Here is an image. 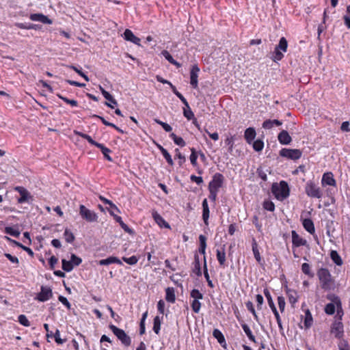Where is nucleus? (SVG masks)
I'll use <instances>...</instances> for the list:
<instances>
[{"label":"nucleus","mask_w":350,"mask_h":350,"mask_svg":"<svg viewBox=\"0 0 350 350\" xmlns=\"http://www.w3.org/2000/svg\"><path fill=\"white\" fill-rule=\"evenodd\" d=\"M317 276L319 279L321 286L323 289L331 290L334 288V280L327 269H319L317 271Z\"/></svg>","instance_id":"f257e3e1"},{"label":"nucleus","mask_w":350,"mask_h":350,"mask_svg":"<svg viewBox=\"0 0 350 350\" xmlns=\"http://www.w3.org/2000/svg\"><path fill=\"white\" fill-rule=\"evenodd\" d=\"M271 191L275 198L279 200H283L289 196L288 185L284 180L280 182V183H273L271 187Z\"/></svg>","instance_id":"f03ea898"},{"label":"nucleus","mask_w":350,"mask_h":350,"mask_svg":"<svg viewBox=\"0 0 350 350\" xmlns=\"http://www.w3.org/2000/svg\"><path fill=\"white\" fill-rule=\"evenodd\" d=\"M288 47V42L284 37H282L278 45L275 46V50L271 57V59L277 62L280 61L284 57V53L286 52Z\"/></svg>","instance_id":"7ed1b4c3"},{"label":"nucleus","mask_w":350,"mask_h":350,"mask_svg":"<svg viewBox=\"0 0 350 350\" xmlns=\"http://www.w3.org/2000/svg\"><path fill=\"white\" fill-rule=\"evenodd\" d=\"M109 327L124 346L129 347L131 345V337L123 329L114 325H109Z\"/></svg>","instance_id":"20e7f679"},{"label":"nucleus","mask_w":350,"mask_h":350,"mask_svg":"<svg viewBox=\"0 0 350 350\" xmlns=\"http://www.w3.org/2000/svg\"><path fill=\"white\" fill-rule=\"evenodd\" d=\"M305 192L310 198H321L323 196L321 188L312 181L306 183Z\"/></svg>","instance_id":"39448f33"},{"label":"nucleus","mask_w":350,"mask_h":350,"mask_svg":"<svg viewBox=\"0 0 350 350\" xmlns=\"http://www.w3.org/2000/svg\"><path fill=\"white\" fill-rule=\"evenodd\" d=\"M79 213L81 218L88 222H96L98 221L97 214L83 204L79 206Z\"/></svg>","instance_id":"423d86ee"},{"label":"nucleus","mask_w":350,"mask_h":350,"mask_svg":"<svg viewBox=\"0 0 350 350\" xmlns=\"http://www.w3.org/2000/svg\"><path fill=\"white\" fill-rule=\"evenodd\" d=\"M302 152L299 149L282 148L280 151V155L282 157L291 160H297L301 157Z\"/></svg>","instance_id":"0eeeda50"},{"label":"nucleus","mask_w":350,"mask_h":350,"mask_svg":"<svg viewBox=\"0 0 350 350\" xmlns=\"http://www.w3.org/2000/svg\"><path fill=\"white\" fill-rule=\"evenodd\" d=\"M224 176L220 173H216L209 183L208 189L218 191L224 183Z\"/></svg>","instance_id":"6e6552de"},{"label":"nucleus","mask_w":350,"mask_h":350,"mask_svg":"<svg viewBox=\"0 0 350 350\" xmlns=\"http://www.w3.org/2000/svg\"><path fill=\"white\" fill-rule=\"evenodd\" d=\"M14 189L18 191L21 197L18 199V202L23 204L24 202H29L32 200L31 193L23 187L16 186Z\"/></svg>","instance_id":"1a4fd4ad"},{"label":"nucleus","mask_w":350,"mask_h":350,"mask_svg":"<svg viewBox=\"0 0 350 350\" xmlns=\"http://www.w3.org/2000/svg\"><path fill=\"white\" fill-rule=\"evenodd\" d=\"M331 333L338 339H340L344 336L343 324L340 321H335L331 327Z\"/></svg>","instance_id":"9d476101"},{"label":"nucleus","mask_w":350,"mask_h":350,"mask_svg":"<svg viewBox=\"0 0 350 350\" xmlns=\"http://www.w3.org/2000/svg\"><path fill=\"white\" fill-rule=\"evenodd\" d=\"M52 290L49 286H42L41 291L37 296V299L40 301H46L52 297Z\"/></svg>","instance_id":"9b49d317"},{"label":"nucleus","mask_w":350,"mask_h":350,"mask_svg":"<svg viewBox=\"0 0 350 350\" xmlns=\"http://www.w3.org/2000/svg\"><path fill=\"white\" fill-rule=\"evenodd\" d=\"M321 184L323 187L326 185L335 187L336 182L334 178L333 174L332 172L324 173L322 176Z\"/></svg>","instance_id":"f8f14e48"},{"label":"nucleus","mask_w":350,"mask_h":350,"mask_svg":"<svg viewBox=\"0 0 350 350\" xmlns=\"http://www.w3.org/2000/svg\"><path fill=\"white\" fill-rule=\"evenodd\" d=\"M292 243L293 247H300L307 245V241L301 238L295 230L291 232Z\"/></svg>","instance_id":"ddd939ff"},{"label":"nucleus","mask_w":350,"mask_h":350,"mask_svg":"<svg viewBox=\"0 0 350 350\" xmlns=\"http://www.w3.org/2000/svg\"><path fill=\"white\" fill-rule=\"evenodd\" d=\"M29 18L33 21H39L44 24H51L52 21L49 19L46 16L41 13L31 14L29 16Z\"/></svg>","instance_id":"4468645a"},{"label":"nucleus","mask_w":350,"mask_h":350,"mask_svg":"<svg viewBox=\"0 0 350 350\" xmlns=\"http://www.w3.org/2000/svg\"><path fill=\"white\" fill-rule=\"evenodd\" d=\"M213 337L217 339L219 345L224 349L227 348V343L224 334L218 329H215L213 332Z\"/></svg>","instance_id":"2eb2a0df"},{"label":"nucleus","mask_w":350,"mask_h":350,"mask_svg":"<svg viewBox=\"0 0 350 350\" xmlns=\"http://www.w3.org/2000/svg\"><path fill=\"white\" fill-rule=\"evenodd\" d=\"M124 38L127 40L130 41L137 45H140V39L135 36L133 33L129 29H126L124 32Z\"/></svg>","instance_id":"dca6fc26"},{"label":"nucleus","mask_w":350,"mask_h":350,"mask_svg":"<svg viewBox=\"0 0 350 350\" xmlns=\"http://www.w3.org/2000/svg\"><path fill=\"white\" fill-rule=\"evenodd\" d=\"M152 215L155 222L160 226L166 228H170V226L167 222L156 211H152Z\"/></svg>","instance_id":"f3484780"},{"label":"nucleus","mask_w":350,"mask_h":350,"mask_svg":"<svg viewBox=\"0 0 350 350\" xmlns=\"http://www.w3.org/2000/svg\"><path fill=\"white\" fill-rule=\"evenodd\" d=\"M278 139L279 142L283 145H288L292 141L291 137L289 135L288 133L285 130L282 131L278 134Z\"/></svg>","instance_id":"a211bd4d"},{"label":"nucleus","mask_w":350,"mask_h":350,"mask_svg":"<svg viewBox=\"0 0 350 350\" xmlns=\"http://www.w3.org/2000/svg\"><path fill=\"white\" fill-rule=\"evenodd\" d=\"M256 133L253 127H249L245 131L244 138L249 144H252L256 137Z\"/></svg>","instance_id":"6ab92c4d"},{"label":"nucleus","mask_w":350,"mask_h":350,"mask_svg":"<svg viewBox=\"0 0 350 350\" xmlns=\"http://www.w3.org/2000/svg\"><path fill=\"white\" fill-rule=\"evenodd\" d=\"M286 295L288 299L289 303L291 304L293 307L298 301V294L297 292L295 290L286 288Z\"/></svg>","instance_id":"aec40b11"},{"label":"nucleus","mask_w":350,"mask_h":350,"mask_svg":"<svg viewBox=\"0 0 350 350\" xmlns=\"http://www.w3.org/2000/svg\"><path fill=\"white\" fill-rule=\"evenodd\" d=\"M217 259L221 266H224L226 262L225 245L221 246L217 249Z\"/></svg>","instance_id":"412c9836"},{"label":"nucleus","mask_w":350,"mask_h":350,"mask_svg":"<svg viewBox=\"0 0 350 350\" xmlns=\"http://www.w3.org/2000/svg\"><path fill=\"white\" fill-rule=\"evenodd\" d=\"M302 225L304 229L308 232L310 234H313L315 232V228L314 226V223L312 219L308 218L304 219L302 221Z\"/></svg>","instance_id":"4be33fe9"},{"label":"nucleus","mask_w":350,"mask_h":350,"mask_svg":"<svg viewBox=\"0 0 350 350\" xmlns=\"http://www.w3.org/2000/svg\"><path fill=\"white\" fill-rule=\"evenodd\" d=\"M282 122L278 120H267L262 123V128L265 129H271L273 126H279Z\"/></svg>","instance_id":"5701e85b"},{"label":"nucleus","mask_w":350,"mask_h":350,"mask_svg":"<svg viewBox=\"0 0 350 350\" xmlns=\"http://www.w3.org/2000/svg\"><path fill=\"white\" fill-rule=\"evenodd\" d=\"M100 265H109L112 263L122 265L121 260L115 256H110L106 259H102L98 262Z\"/></svg>","instance_id":"b1692460"},{"label":"nucleus","mask_w":350,"mask_h":350,"mask_svg":"<svg viewBox=\"0 0 350 350\" xmlns=\"http://www.w3.org/2000/svg\"><path fill=\"white\" fill-rule=\"evenodd\" d=\"M209 217V208L208 206L207 200L204 199L202 202V219L207 225Z\"/></svg>","instance_id":"393cba45"},{"label":"nucleus","mask_w":350,"mask_h":350,"mask_svg":"<svg viewBox=\"0 0 350 350\" xmlns=\"http://www.w3.org/2000/svg\"><path fill=\"white\" fill-rule=\"evenodd\" d=\"M313 323V318L310 311L308 309L305 310V317L304 324L306 329L310 328Z\"/></svg>","instance_id":"a878e982"},{"label":"nucleus","mask_w":350,"mask_h":350,"mask_svg":"<svg viewBox=\"0 0 350 350\" xmlns=\"http://www.w3.org/2000/svg\"><path fill=\"white\" fill-rule=\"evenodd\" d=\"M165 299L170 303H174L176 301V296L174 289L172 287H167L165 289Z\"/></svg>","instance_id":"bb28decb"},{"label":"nucleus","mask_w":350,"mask_h":350,"mask_svg":"<svg viewBox=\"0 0 350 350\" xmlns=\"http://www.w3.org/2000/svg\"><path fill=\"white\" fill-rule=\"evenodd\" d=\"M74 133H75V134L76 135L80 136L82 138L85 139L86 140H88V142L90 144H91L92 145H94V146H95L96 147H98V145H100L99 143H98V142H95L94 140H93L92 138L90 135H87V134H85V133H81V132L78 131H74Z\"/></svg>","instance_id":"cd10ccee"},{"label":"nucleus","mask_w":350,"mask_h":350,"mask_svg":"<svg viewBox=\"0 0 350 350\" xmlns=\"http://www.w3.org/2000/svg\"><path fill=\"white\" fill-rule=\"evenodd\" d=\"M330 258L336 265L340 266L342 264V258L336 251H335V250L331 251Z\"/></svg>","instance_id":"c85d7f7f"},{"label":"nucleus","mask_w":350,"mask_h":350,"mask_svg":"<svg viewBox=\"0 0 350 350\" xmlns=\"http://www.w3.org/2000/svg\"><path fill=\"white\" fill-rule=\"evenodd\" d=\"M335 303H336V307H337V314H336V317L338 318L337 321H342V317L344 313H343V310L342 308L341 301L338 299V297L335 298Z\"/></svg>","instance_id":"c756f323"},{"label":"nucleus","mask_w":350,"mask_h":350,"mask_svg":"<svg viewBox=\"0 0 350 350\" xmlns=\"http://www.w3.org/2000/svg\"><path fill=\"white\" fill-rule=\"evenodd\" d=\"M241 327H242L244 332L245 333V334L248 337V338L251 341L255 342H256L255 336L253 335V334H252L250 327L247 324H245V323L242 324Z\"/></svg>","instance_id":"7c9ffc66"},{"label":"nucleus","mask_w":350,"mask_h":350,"mask_svg":"<svg viewBox=\"0 0 350 350\" xmlns=\"http://www.w3.org/2000/svg\"><path fill=\"white\" fill-rule=\"evenodd\" d=\"M100 90L101 91L102 94L103 95L105 99H107L112 104L117 105L116 100L101 86H100Z\"/></svg>","instance_id":"2f4dec72"},{"label":"nucleus","mask_w":350,"mask_h":350,"mask_svg":"<svg viewBox=\"0 0 350 350\" xmlns=\"http://www.w3.org/2000/svg\"><path fill=\"white\" fill-rule=\"evenodd\" d=\"M252 252L254 256L255 259L260 262L261 260L260 254L259 250L258 249V245L255 239H253L252 242Z\"/></svg>","instance_id":"473e14b6"},{"label":"nucleus","mask_w":350,"mask_h":350,"mask_svg":"<svg viewBox=\"0 0 350 350\" xmlns=\"http://www.w3.org/2000/svg\"><path fill=\"white\" fill-rule=\"evenodd\" d=\"M97 148L100 149V150H101L102 153L103 154V155H104L105 159H107L109 161H112L111 157L109 155V154L111 152V150L110 149H109L108 148L105 147L102 144H100V145H98V146Z\"/></svg>","instance_id":"72a5a7b5"},{"label":"nucleus","mask_w":350,"mask_h":350,"mask_svg":"<svg viewBox=\"0 0 350 350\" xmlns=\"http://www.w3.org/2000/svg\"><path fill=\"white\" fill-rule=\"evenodd\" d=\"M264 294H265V296L266 297V298L267 299V302H268L269 306L270 307L271 310L275 309L276 307H275V306L274 304V302H273V301L272 299L271 295L269 290L265 288L264 290Z\"/></svg>","instance_id":"f704fd0d"},{"label":"nucleus","mask_w":350,"mask_h":350,"mask_svg":"<svg viewBox=\"0 0 350 350\" xmlns=\"http://www.w3.org/2000/svg\"><path fill=\"white\" fill-rule=\"evenodd\" d=\"M252 144L254 150L256 152L262 150L264 148V142L261 139H256V141H254Z\"/></svg>","instance_id":"c9c22d12"},{"label":"nucleus","mask_w":350,"mask_h":350,"mask_svg":"<svg viewBox=\"0 0 350 350\" xmlns=\"http://www.w3.org/2000/svg\"><path fill=\"white\" fill-rule=\"evenodd\" d=\"M161 54L163 55V57H165V58L169 62H170L172 64H174V65H176L178 67L180 66V64L175 60L174 59V58L172 57V56L170 54V53L166 51V50H164L161 52Z\"/></svg>","instance_id":"e433bc0d"},{"label":"nucleus","mask_w":350,"mask_h":350,"mask_svg":"<svg viewBox=\"0 0 350 350\" xmlns=\"http://www.w3.org/2000/svg\"><path fill=\"white\" fill-rule=\"evenodd\" d=\"M191 83L194 87L197 85V66L194 65L191 72Z\"/></svg>","instance_id":"4c0bfd02"},{"label":"nucleus","mask_w":350,"mask_h":350,"mask_svg":"<svg viewBox=\"0 0 350 350\" xmlns=\"http://www.w3.org/2000/svg\"><path fill=\"white\" fill-rule=\"evenodd\" d=\"M5 232L14 237H18L20 235L19 230L12 227H5Z\"/></svg>","instance_id":"58836bf2"},{"label":"nucleus","mask_w":350,"mask_h":350,"mask_svg":"<svg viewBox=\"0 0 350 350\" xmlns=\"http://www.w3.org/2000/svg\"><path fill=\"white\" fill-rule=\"evenodd\" d=\"M170 137L173 139L174 142L183 147V146H185V141L183 140V139L180 137H178L177 135H176L174 133H171L170 134Z\"/></svg>","instance_id":"ea45409f"},{"label":"nucleus","mask_w":350,"mask_h":350,"mask_svg":"<svg viewBox=\"0 0 350 350\" xmlns=\"http://www.w3.org/2000/svg\"><path fill=\"white\" fill-rule=\"evenodd\" d=\"M160 329H161V318L159 316H157L154 319L153 330L157 334H158L159 333Z\"/></svg>","instance_id":"a19ab883"},{"label":"nucleus","mask_w":350,"mask_h":350,"mask_svg":"<svg viewBox=\"0 0 350 350\" xmlns=\"http://www.w3.org/2000/svg\"><path fill=\"white\" fill-rule=\"evenodd\" d=\"M65 240L67 243H71L75 240V236L68 229H66L64 233Z\"/></svg>","instance_id":"79ce46f5"},{"label":"nucleus","mask_w":350,"mask_h":350,"mask_svg":"<svg viewBox=\"0 0 350 350\" xmlns=\"http://www.w3.org/2000/svg\"><path fill=\"white\" fill-rule=\"evenodd\" d=\"M245 306L247 309L253 314L254 319L256 321H258V315L256 314V312L255 311L254 305L252 301H248L245 303Z\"/></svg>","instance_id":"37998d69"},{"label":"nucleus","mask_w":350,"mask_h":350,"mask_svg":"<svg viewBox=\"0 0 350 350\" xmlns=\"http://www.w3.org/2000/svg\"><path fill=\"white\" fill-rule=\"evenodd\" d=\"M62 269L67 272H70L73 269V265H72V262L70 260H66L65 259H62Z\"/></svg>","instance_id":"c03bdc74"},{"label":"nucleus","mask_w":350,"mask_h":350,"mask_svg":"<svg viewBox=\"0 0 350 350\" xmlns=\"http://www.w3.org/2000/svg\"><path fill=\"white\" fill-rule=\"evenodd\" d=\"M191 296L193 299L191 304L192 309L194 312H197V289H193L191 291Z\"/></svg>","instance_id":"a18cd8bd"},{"label":"nucleus","mask_w":350,"mask_h":350,"mask_svg":"<svg viewBox=\"0 0 350 350\" xmlns=\"http://www.w3.org/2000/svg\"><path fill=\"white\" fill-rule=\"evenodd\" d=\"M336 310V306L333 303L327 304L325 307V312L327 314L332 315L334 314Z\"/></svg>","instance_id":"49530a36"},{"label":"nucleus","mask_w":350,"mask_h":350,"mask_svg":"<svg viewBox=\"0 0 350 350\" xmlns=\"http://www.w3.org/2000/svg\"><path fill=\"white\" fill-rule=\"evenodd\" d=\"M114 218L116 220V221H118L120 224V225L121 226V227L124 229V230L125 232H127L129 233L131 232V230L129 228V226L126 224H125L123 222V221L122 220L121 217L118 216V215H114Z\"/></svg>","instance_id":"de8ad7c7"},{"label":"nucleus","mask_w":350,"mask_h":350,"mask_svg":"<svg viewBox=\"0 0 350 350\" xmlns=\"http://www.w3.org/2000/svg\"><path fill=\"white\" fill-rule=\"evenodd\" d=\"M183 115L188 120H191V119L194 118V114H193V111H191L189 106V108H187L186 107H185L183 108Z\"/></svg>","instance_id":"09e8293b"},{"label":"nucleus","mask_w":350,"mask_h":350,"mask_svg":"<svg viewBox=\"0 0 350 350\" xmlns=\"http://www.w3.org/2000/svg\"><path fill=\"white\" fill-rule=\"evenodd\" d=\"M263 208L269 211H273L275 210V204L270 200H265L263 202Z\"/></svg>","instance_id":"8fccbe9b"},{"label":"nucleus","mask_w":350,"mask_h":350,"mask_svg":"<svg viewBox=\"0 0 350 350\" xmlns=\"http://www.w3.org/2000/svg\"><path fill=\"white\" fill-rule=\"evenodd\" d=\"M6 239L8 240H9L10 241H12L14 243H15L16 245L22 247L25 251H26L29 255L31 256H33V251L29 248V247H25V246H23L22 244H21L20 243L16 241H14V240H12L11 239H10L9 237H6Z\"/></svg>","instance_id":"3c124183"},{"label":"nucleus","mask_w":350,"mask_h":350,"mask_svg":"<svg viewBox=\"0 0 350 350\" xmlns=\"http://www.w3.org/2000/svg\"><path fill=\"white\" fill-rule=\"evenodd\" d=\"M57 96L60 99L63 100L64 102H66V103L70 105L72 107H77V105H78L77 101L75 100L68 99V98L64 97V96H62L61 94H57Z\"/></svg>","instance_id":"603ef678"},{"label":"nucleus","mask_w":350,"mask_h":350,"mask_svg":"<svg viewBox=\"0 0 350 350\" xmlns=\"http://www.w3.org/2000/svg\"><path fill=\"white\" fill-rule=\"evenodd\" d=\"M301 271L306 275H308L309 276H312L313 275V274H312V273L311 272V270H310V266L308 263L305 262V263L302 264V265H301Z\"/></svg>","instance_id":"864d4df0"},{"label":"nucleus","mask_w":350,"mask_h":350,"mask_svg":"<svg viewBox=\"0 0 350 350\" xmlns=\"http://www.w3.org/2000/svg\"><path fill=\"white\" fill-rule=\"evenodd\" d=\"M234 137L230 136L226 139L225 144L228 146V152H231L234 146Z\"/></svg>","instance_id":"5fc2aeb1"},{"label":"nucleus","mask_w":350,"mask_h":350,"mask_svg":"<svg viewBox=\"0 0 350 350\" xmlns=\"http://www.w3.org/2000/svg\"><path fill=\"white\" fill-rule=\"evenodd\" d=\"M70 262H72L73 267L78 266L81 263L82 260L81 258L77 256L75 254H72L70 256Z\"/></svg>","instance_id":"6e6d98bb"},{"label":"nucleus","mask_w":350,"mask_h":350,"mask_svg":"<svg viewBox=\"0 0 350 350\" xmlns=\"http://www.w3.org/2000/svg\"><path fill=\"white\" fill-rule=\"evenodd\" d=\"M122 260L125 262L131 265H135L138 261V258L135 256H132L131 257L129 258L123 257Z\"/></svg>","instance_id":"4d7b16f0"},{"label":"nucleus","mask_w":350,"mask_h":350,"mask_svg":"<svg viewBox=\"0 0 350 350\" xmlns=\"http://www.w3.org/2000/svg\"><path fill=\"white\" fill-rule=\"evenodd\" d=\"M199 241L200 243V252L202 254H204L205 248H206V237L204 235L199 236Z\"/></svg>","instance_id":"13d9d810"},{"label":"nucleus","mask_w":350,"mask_h":350,"mask_svg":"<svg viewBox=\"0 0 350 350\" xmlns=\"http://www.w3.org/2000/svg\"><path fill=\"white\" fill-rule=\"evenodd\" d=\"M18 322L26 327H29L30 325V323L25 315L21 314L18 316Z\"/></svg>","instance_id":"bf43d9fd"},{"label":"nucleus","mask_w":350,"mask_h":350,"mask_svg":"<svg viewBox=\"0 0 350 350\" xmlns=\"http://www.w3.org/2000/svg\"><path fill=\"white\" fill-rule=\"evenodd\" d=\"M278 304L280 310L281 311V312H283L285 309L286 303L285 299L282 296H279L278 297Z\"/></svg>","instance_id":"052dcab7"},{"label":"nucleus","mask_w":350,"mask_h":350,"mask_svg":"<svg viewBox=\"0 0 350 350\" xmlns=\"http://www.w3.org/2000/svg\"><path fill=\"white\" fill-rule=\"evenodd\" d=\"M68 67L70 69L75 70L80 76H81L86 81H89L88 77L86 75H85L81 70L78 69L76 66L72 65V66H69Z\"/></svg>","instance_id":"680f3d73"},{"label":"nucleus","mask_w":350,"mask_h":350,"mask_svg":"<svg viewBox=\"0 0 350 350\" xmlns=\"http://www.w3.org/2000/svg\"><path fill=\"white\" fill-rule=\"evenodd\" d=\"M162 154L164 157V158L166 159L168 164L170 165H173V164H174L173 160L171 157V155L169 154V152L167 151V150H163Z\"/></svg>","instance_id":"e2e57ef3"},{"label":"nucleus","mask_w":350,"mask_h":350,"mask_svg":"<svg viewBox=\"0 0 350 350\" xmlns=\"http://www.w3.org/2000/svg\"><path fill=\"white\" fill-rule=\"evenodd\" d=\"M54 338H55V342L57 343V344H63L66 340H63L60 338V336H59V331L58 329L56 330L55 333L54 334Z\"/></svg>","instance_id":"0e129e2a"},{"label":"nucleus","mask_w":350,"mask_h":350,"mask_svg":"<svg viewBox=\"0 0 350 350\" xmlns=\"http://www.w3.org/2000/svg\"><path fill=\"white\" fill-rule=\"evenodd\" d=\"M256 302H257V308L260 310L262 308V305L264 301L263 297L261 295H257L256 297Z\"/></svg>","instance_id":"69168bd1"},{"label":"nucleus","mask_w":350,"mask_h":350,"mask_svg":"<svg viewBox=\"0 0 350 350\" xmlns=\"http://www.w3.org/2000/svg\"><path fill=\"white\" fill-rule=\"evenodd\" d=\"M343 20L345 25L350 29V14L346 12V14L343 16Z\"/></svg>","instance_id":"338daca9"},{"label":"nucleus","mask_w":350,"mask_h":350,"mask_svg":"<svg viewBox=\"0 0 350 350\" xmlns=\"http://www.w3.org/2000/svg\"><path fill=\"white\" fill-rule=\"evenodd\" d=\"M58 259L55 256H52L49 260V263L50 265V268L51 269H53L55 267V265L57 263Z\"/></svg>","instance_id":"774afa93"}]
</instances>
